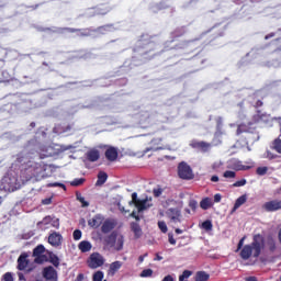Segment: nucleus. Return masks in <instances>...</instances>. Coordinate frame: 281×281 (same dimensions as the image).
Masks as SVG:
<instances>
[{
    "mask_svg": "<svg viewBox=\"0 0 281 281\" xmlns=\"http://www.w3.org/2000/svg\"><path fill=\"white\" fill-rule=\"evenodd\" d=\"M77 201L81 203L82 207H89L90 203L86 201L81 193H76Z\"/></svg>",
    "mask_w": 281,
    "mask_h": 281,
    "instance_id": "nucleus-39",
    "label": "nucleus"
},
{
    "mask_svg": "<svg viewBox=\"0 0 281 281\" xmlns=\"http://www.w3.org/2000/svg\"><path fill=\"white\" fill-rule=\"evenodd\" d=\"M104 222V217L100 214L94 215L92 218L88 220V225L91 228H98Z\"/></svg>",
    "mask_w": 281,
    "mask_h": 281,
    "instance_id": "nucleus-22",
    "label": "nucleus"
},
{
    "mask_svg": "<svg viewBox=\"0 0 281 281\" xmlns=\"http://www.w3.org/2000/svg\"><path fill=\"white\" fill-rule=\"evenodd\" d=\"M249 132V127L245 124H240L238 125L237 130H236V134L237 135H241L244 133H248Z\"/></svg>",
    "mask_w": 281,
    "mask_h": 281,
    "instance_id": "nucleus-42",
    "label": "nucleus"
},
{
    "mask_svg": "<svg viewBox=\"0 0 281 281\" xmlns=\"http://www.w3.org/2000/svg\"><path fill=\"white\" fill-rule=\"evenodd\" d=\"M131 229L134 233L136 239L142 237L143 231L140 225L137 222L131 223Z\"/></svg>",
    "mask_w": 281,
    "mask_h": 281,
    "instance_id": "nucleus-28",
    "label": "nucleus"
},
{
    "mask_svg": "<svg viewBox=\"0 0 281 281\" xmlns=\"http://www.w3.org/2000/svg\"><path fill=\"white\" fill-rule=\"evenodd\" d=\"M168 238L171 245H176V239L173 238V235L171 233L168 234Z\"/></svg>",
    "mask_w": 281,
    "mask_h": 281,
    "instance_id": "nucleus-55",
    "label": "nucleus"
},
{
    "mask_svg": "<svg viewBox=\"0 0 281 281\" xmlns=\"http://www.w3.org/2000/svg\"><path fill=\"white\" fill-rule=\"evenodd\" d=\"M201 227H202L203 229H205L206 232H210V231H213L214 225H213V222H212V221L206 220V221H204V222L202 223Z\"/></svg>",
    "mask_w": 281,
    "mask_h": 281,
    "instance_id": "nucleus-38",
    "label": "nucleus"
},
{
    "mask_svg": "<svg viewBox=\"0 0 281 281\" xmlns=\"http://www.w3.org/2000/svg\"><path fill=\"white\" fill-rule=\"evenodd\" d=\"M200 207L202 210H210V207H213L212 199L210 198L202 199V201L200 202Z\"/></svg>",
    "mask_w": 281,
    "mask_h": 281,
    "instance_id": "nucleus-34",
    "label": "nucleus"
},
{
    "mask_svg": "<svg viewBox=\"0 0 281 281\" xmlns=\"http://www.w3.org/2000/svg\"><path fill=\"white\" fill-rule=\"evenodd\" d=\"M130 205H135L138 212H144V210H148V207H151L153 204H149L147 199L139 200L137 193L134 192L132 194V201L130 202Z\"/></svg>",
    "mask_w": 281,
    "mask_h": 281,
    "instance_id": "nucleus-6",
    "label": "nucleus"
},
{
    "mask_svg": "<svg viewBox=\"0 0 281 281\" xmlns=\"http://www.w3.org/2000/svg\"><path fill=\"white\" fill-rule=\"evenodd\" d=\"M246 184H247V180L240 179L233 183V188H241V187H245Z\"/></svg>",
    "mask_w": 281,
    "mask_h": 281,
    "instance_id": "nucleus-47",
    "label": "nucleus"
},
{
    "mask_svg": "<svg viewBox=\"0 0 281 281\" xmlns=\"http://www.w3.org/2000/svg\"><path fill=\"white\" fill-rule=\"evenodd\" d=\"M2 281H13V277L10 272H7L3 278Z\"/></svg>",
    "mask_w": 281,
    "mask_h": 281,
    "instance_id": "nucleus-52",
    "label": "nucleus"
},
{
    "mask_svg": "<svg viewBox=\"0 0 281 281\" xmlns=\"http://www.w3.org/2000/svg\"><path fill=\"white\" fill-rule=\"evenodd\" d=\"M246 236H244L241 239H239L238 244H237V248L235 250V252H239V256L243 260H248L251 257L254 258H259L262 249L265 248V236L261 234H255L252 236V241L250 245H245V240H246Z\"/></svg>",
    "mask_w": 281,
    "mask_h": 281,
    "instance_id": "nucleus-1",
    "label": "nucleus"
},
{
    "mask_svg": "<svg viewBox=\"0 0 281 281\" xmlns=\"http://www.w3.org/2000/svg\"><path fill=\"white\" fill-rule=\"evenodd\" d=\"M132 216L135 217L137 221L140 220L139 216L136 214V212H133V213H132Z\"/></svg>",
    "mask_w": 281,
    "mask_h": 281,
    "instance_id": "nucleus-63",
    "label": "nucleus"
},
{
    "mask_svg": "<svg viewBox=\"0 0 281 281\" xmlns=\"http://www.w3.org/2000/svg\"><path fill=\"white\" fill-rule=\"evenodd\" d=\"M119 233L116 231L112 232L110 235H108L104 238V243L106 246L113 247L115 245V241L117 240Z\"/></svg>",
    "mask_w": 281,
    "mask_h": 281,
    "instance_id": "nucleus-25",
    "label": "nucleus"
},
{
    "mask_svg": "<svg viewBox=\"0 0 281 281\" xmlns=\"http://www.w3.org/2000/svg\"><path fill=\"white\" fill-rule=\"evenodd\" d=\"M178 176L182 180H192L193 173L191 167L187 162L181 161L178 166Z\"/></svg>",
    "mask_w": 281,
    "mask_h": 281,
    "instance_id": "nucleus-5",
    "label": "nucleus"
},
{
    "mask_svg": "<svg viewBox=\"0 0 281 281\" xmlns=\"http://www.w3.org/2000/svg\"><path fill=\"white\" fill-rule=\"evenodd\" d=\"M162 138L161 137H155L150 140L151 149L153 150H160L162 149Z\"/></svg>",
    "mask_w": 281,
    "mask_h": 281,
    "instance_id": "nucleus-29",
    "label": "nucleus"
},
{
    "mask_svg": "<svg viewBox=\"0 0 281 281\" xmlns=\"http://www.w3.org/2000/svg\"><path fill=\"white\" fill-rule=\"evenodd\" d=\"M86 182L85 178H76L70 182L71 187H81Z\"/></svg>",
    "mask_w": 281,
    "mask_h": 281,
    "instance_id": "nucleus-41",
    "label": "nucleus"
},
{
    "mask_svg": "<svg viewBox=\"0 0 281 281\" xmlns=\"http://www.w3.org/2000/svg\"><path fill=\"white\" fill-rule=\"evenodd\" d=\"M60 34L64 33H69V34H75V33H80V36H90L91 30L90 29H74V27H61L59 30Z\"/></svg>",
    "mask_w": 281,
    "mask_h": 281,
    "instance_id": "nucleus-11",
    "label": "nucleus"
},
{
    "mask_svg": "<svg viewBox=\"0 0 281 281\" xmlns=\"http://www.w3.org/2000/svg\"><path fill=\"white\" fill-rule=\"evenodd\" d=\"M43 205H50L53 203V199L52 198H46L44 200H42Z\"/></svg>",
    "mask_w": 281,
    "mask_h": 281,
    "instance_id": "nucleus-54",
    "label": "nucleus"
},
{
    "mask_svg": "<svg viewBox=\"0 0 281 281\" xmlns=\"http://www.w3.org/2000/svg\"><path fill=\"white\" fill-rule=\"evenodd\" d=\"M269 168L267 166L263 167H257L256 175L259 177H263L268 173Z\"/></svg>",
    "mask_w": 281,
    "mask_h": 281,
    "instance_id": "nucleus-40",
    "label": "nucleus"
},
{
    "mask_svg": "<svg viewBox=\"0 0 281 281\" xmlns=\"http://www.w3.org/2000/svg\"><path fill=\"white\" fill-rule=\"evenodd\" d=\"M183 42L173 43L172 40H168L164 43V52L172 50V49H182Z\"/></svg>",
    "mask_w": 281,
    "mask_h": 281,
    "instance_id": "nucleus-20",
    "label": "nucleus"
},
{
    "mask_svg": "<svg viewBox=\"0 0 281 281\" xmlns=\"http://www.w3.org/2000/svg\"><path fill=\"white\" fill-rule=\"evenodd\" d=\"M270 148L281 155V138L277 137L272 140Z\"/></svg>",
    "mask_w": 281,
    "mask_h": 281,
    "instance_id": "nucleus-30",
    "label": "nucleus"
},
{
    "mask_svg": "<svg viewBox=\"0 0 281 281\" xmlns=\"http://www.w3.org/2000/svg\"><path fill=\"white\" fill-rule=\"evenodd\" d=\"M64 237L60 233L53 232L48 236V244L53 247H59L63 245Z\"/></svg>",
    "mask_w": 281,
    "mask_h": 281,
    "instance_id": "nucleus-12",
    "label": "nucleus"
},
{
    "mask_svg": "<svg viewBox=\"0 0 281 281\" xmlns=\"http://www.w3.org/2000/svg\"><path fill=\"white\" fill-rule=\"evenodd\" d=\"M78 248L81 252H89L92 249V245L90 241L82 240L79 243Z\"/></svg>",
    "mask_w": 281,
    "mask_h": 281,
    "instance_id": "nucleus-31",
    "label": "nucleus"
},
{
    "mask_svg": "<svg viewBox=\"0 0 281 281\" xmlns=\"http://www.w3.org/2000/svg\"><path fill=\"white\" fill-rule=\"evenodd\" d=\"M246 281H258V280L255 277H249V278L246 279Z\"/></svg>",
    "mask_w": 281,
    "mask_h": 281,
    "instance_id": "nucleus-62",
    "label": "nucleus"
},
{
    "mask_svg": "<svg viewBox=\"0 0 281 281\" xmlns=\"http://www.w3.org/2000/svg\"><path fill=\"white\" fill-rule=\"evenodd\" d=\"M53 147L50 146H41L40 147V159H46L53 157Z\"/></svg>",
    "mask_w": 281,
    "mask_h": 281,
    "instance_id": "nucleus-24",
    "label": "nucleus"
},
{
    "mask_svg": "<svg viewBox=\"0 0 281 281\" xmlns=\"http://www.w3.org/2000/svg\"><path fill=\"white\" fill-rule=\"evenodd\" d=\"M211 182H214V183H217V182H220V177L218 176H212L211 177Z\"/></svg>",
    "mask_w": 281,
    "mask_h": 281,
    "instance_id": "nucleus-58",
    "label": "nucleus"
},
{
    "mask_svg": "<svg viewBox=\"0 0 281 281\" xmlns=\"http://www.w3.org/2000/svg\"><path fill=\"white\" fill-rule=\"evenodd\" d=\"M279 243H281V228L279 229Z\"/></svg>",
    "mask_w": 281,
    "mask_h": 281,
    "instance_id": "nucleus-64",
    "label": "nucleus"
},
{
    "mask_svg": "<svg viewBox=\"0 0 281 281\" xmlns=\"http://www.w3.org/2000/svg\"><path fill=\"white\" fill-rule=\"evenodd\" d=\"M49 261L54 267H59L60 266V259L57 255L50 254L49 255Z\"/></svg>",
    "mask_w": 281,
    "mask_h": 281,
    "instance_id": "nucleus-37",
    "label": "nucleus"
},
{
    "mask_svg": "<svg viewBox=\"0 0 281 281\" xmlns=\"http://www.w3.org/2000/svg\"><path fill=\"white\" fill-rule=\"evenodd\" d=\"M191 147L194 149H200L203 153H207L210 150L211 144L205 140H194L191 143Z\"/></svg>",
    "mask_w": 281,
    "mask_h": 281,
    "instance_id": "nucleus-19",
    "label": "nucleus"
},
{
    "mask_svg": "<svg viewBox=\"0 0 281 281\" xmlns=\"http://www.w3.org/2000/svg\"><path fill=\"white\" fill-rule=\"evenodd\" d=\"M276 36V33H269L267 35H265V41H269V38H273Z\"/></svg>",
    "mask_w": 281,
    "mask_h": 281,
    "instance_id": "nucleus-57",
    "label": "nucleus"
},
{
    "mask_svg": "<svg viewBox=\"0 0 281 281\" xmlns=\"http://www.w3.org/2000/svg\"><path fill=\"white\" fill-rule=\"evenodd\" d=\"M266 157H267L269 160H273V159L277 158V155L273 154V153L270 151V150H267V151H266Z\"/></svg>",
    "mask_w": 281,
    "mask_h": 281,
    "instance_id": "nucleus-51",
    "label": "nucleus"
},
{
    "mask_svg": "<svg viewBox=\"0 0 281 281\" xmlns=\"http://www.w3.org/2000/svg\"><path fill=\"white\" fill-rule=\"evenodd\" d=\"M192 274L191 271L184 270L182 274L179 277V281H187L188 278H190Z\"/></svg>",
    "mask_w": 281,
    "mask_h": 281,
    "instance_id": "nucleus-44",
    "label": "nucleus"
},
{
    "mask_svg": "<svg viewBox=\"0 0 281 281\" xmlns=\"http://www.w3.org/2000/svg\"><path fill=\"white\" fill-rule=\"evenodd\" d=\"M222 199H223L222 194L221 193H216L214 195V203H221Z\"/></svg>",
    "mask_w": 281,
    "mask_h": 281,
    "instance_id": "nucleus-53",
    "label": "nucleus"
},
{
    "mask_svg": "<svg viewBox=\"0 0 281 281\" xmlns=\"http://www.w3.org/2000/svg\"><path fill=\"white\" fill-rule=\"evenodd\" d=\"M154 195H155L156 198H159V196L161 195V191H160V190H155V191H154Z\"/></svg>",
    "mask_w": 281,
    "mask_h": 281,
    "instance_id": "nucleus-60",
    "label": "nucleus"
},
{
    "mask_svg": "<svg viewBox=\"0 0 281 281\" xmlns=\"http://www.w3.org/2000/svg\"><path fill=\"white\" fill-rule=\"evenodd\" d=\"M154 271L151 269H145L142 273L140 277L142 278H150L153 277Z\"/></svg>",
    "mask_w": 281,
    "mask_h": 281,
    "instance_id": "nucleus-48",
    "label": "nucleus"
},
{
    "mask_svg": "<svg viewBox=\"0 0 281 281\" xmlns=\"http://www.w3.org/2000/svg\"><path fill=\"white\" fill-rule=\"evenodd\" d=\"M86 263L88 268L95 270L104 266L105 259L99 252H93L89 256Z\"/></svg>",
    "mask_w": 281,
    "mask_h": 281,
    "instance_id": "nucleus-3",
    "label": "nucleus"
},
{
    "mask_svg": "<svg viewBox=\"0 0 281 281\" xmlns=\"http://www.w3.org/2000/svg\"><path fill=\"white\" fill-rule=\"evenodd\" d=\"M47 188H61L63 190H67L66 184L60 183V182L48 183Z\"/></svg>",
    "mask_w": 281,
    "mask_h": 281,
    "instance_id": "nucleus-45",
    "label": "nucleus"
},
{
    "mask_svg": "<svg viewBox=\"0 0 281 281\" xmlns=\"http://www.w3.org/2000/svg\"><path fill=\"white\" fill-rule=\"evenodd\" d=\"M86 160L89 162H97L100 160V150L97 148H90L86 153Z\"/></svg>",
    "mask_w": 281,
    "mask_h": 281,
    "instance_id": "nucleus-16",
    "label": "nucleus"
},
{
    "mask_svg": "<svg viewBox=\"0 0 281 281\" xmlns=\"http://www.w3.org/2000/svg\"><path fill=\"white\" fill-rule=\"evenodd\" d=\"M210 274L205 271H200L195 273L194 281H209Z\"/></svg>",
    "mask_w": 281,
    "mask_h": 281,
    "instance_id": "nucleus-35",
    "label": "nucleus"
},
{
    "mask_svg": "<svg viewBox=\"0 0 281 281\" xmlns=\"http://www.w3.org/2000/svg\"><path fill=\"white\" fill-rule=\"evenodd\" d=\"M81 237H82V232L80 229L74 231V233H72L74 240H79V239H81Z\"/></svg>",
    "mask_w": 281,
    "mask_h": 281,
    "instance_id": "nucleus-49",
    "label": "nucleus"
},
{
    "mask_svg": "<svg viewBox=\"0 0 281 281\" xmlns=\"http://www.w3.org/2000/svg\"><path fill=\"white\" fill-rule=\"evenodd\" d=\"M117 223L114 220H105L102 222L101 232L103 234H109L116 227Z\"/></svg>",
    "mask_w": 281,
    "mask_h": 281,
    "instance_id": "nucleus-18",
    "label": "nucleus"
},
{
    "mask_svg": "<svg viewBox=\"0 0 281 281\" xmlns=\"http://www.w3.org/2000/svg\"><path fill=\"white\" fill-rule=\"evenodd\" d=\"M112 247H114V249H116V251H121L124 247V236L119 235L116 237V241L114 243V245Z\"/></svg>",
    "mask_w": 281,
    "mask_h": 281,
    "instance_id": "nucleus-32",
    "label": "nucleus"
},
{
    "mask_svg": "<svg viewBox=\"0 0 281 281\" xmlns=\"http://www.w3.org/2000/svg\"><path fill=\"white\" fill-rule=\"evenodd\" d=\"M158 227L160 228V231L166 234L168 232V227L166 225V223L164 221H159L158 222Z\"/></svg>",
    "mask_w": 281,
    "mask_h": 281,
    "instance_id": "nucleus-50",
    "label": "nucleus"
},
{
    "mask_svg": "<svg viewBox=\"0 0 281 281\" xmlns=\"http://www.w3.org/2000/svg\"><path fill=\"white\" fill-rule=\"evenodd\" d=\"M30 256L26 252H23L20 255V257L18 258V270L19 271H24L25 269H27V267L30 266V261L29 258Z\"/></svg>",
    "mask_w": 281,
    "mask_h": 281,
    "instance_id": "nucleus-15",
    "label": "nucleus"
},
{
    "mask_svg": "<svg viewBox=\"0 0 281 281\" xmlns=\"http://www.w3.org/2000/svg\"><path fill=\"white\" fill-rule=\"evenodd\" d=\"M123 263L121 261H114L110 263V269H108V276L114 277L116 272L122 268Z\"/></svg>",
    "mask_w": 281,
    "mask_h": 281,
    "instance_id": "nucleus-26",
    "label": "nucleus"
},
{
    "mask_svg": "<svg viewBox=\"0 0 281 281\" xmlns=\"http://www.w3.org/2000/svg\"><path fill=\"white\" fill-rule=\"evenodd\" d=\"M43 277L47 281H58V273L54 267H47L43 270Z\"/></svg>",
    "mask_w": 281,
    "mask_h": 281,
    "instance_id": "nucleus-13",
    "label": "nucleus"
},
{
    "mask_svg": "<svg viewBox=\"0 0 281 281\" xmlns=\"http://www.w3.org/2000/svg\"><path fill=\"white\" fill-rule=\"evenodd\" d=\"M186 34H187L186 26H179L170 33V41L173 43H183V47H184L186 41H182L181 38H183Z\"/></svg>",
    "mask_w": 281,
    "mask_h": 281,
    "instance_id": "nucleus-7",
    "label": "nucleus"
},
{
    "mask_svg": "<svg viewBox=\"0 0 281 281\" xmlns=\"http://www.w3.org/2000/svg\"><path fill=\"white\" fill-rule=\"evenodd\" d=\"M104 157L110 162L116 161L119 157L117 148L113 146L108 147L104 151Z\"/></svg>",
    "mask_w": 281,
    "mask_h": 281,
    "instance_id": "nucleus-14",
    "label": "nucleus"
},
{
    "mask_svg": "<svg viewBox=\"0 0 281 281\" xmlns=\"http://www.w3.org/2000/svg\"><path fill=\"white\" fill-rule=\"evenodd\" d=\"M83 280H85V274L83 273H79L75 281H83Z\"/></svg>",
    "mask_w": 281,
    "mask_h": 281,
    "instance_id": "nucleus-59",
    "label": "nucleus"
},
{
    "mask_svg": "<svg viewBox=\"0 0 281 281\" xmlns=\"http://www.w3.org/2000/svg\"><path fill=\"white\" fill-rule=\"evenodd\" d=\"M223 177H224L225 179H235V178H236V171L226 170V171L223 173Z\"/></svg>",
    "mask_w": 281,
    "mask_h": 281,
    "instance_id": "nucleus-43",
    "label": "nucleus"
},
{
    "mask_svg": "<svg viewBox=\"0 0 281 281\" xmlns=\"http://www.w3.org/2000/svg\"><path fill=\"white\" fill-rule=\"evenodd\" d=\"M108 179H109V176L105 171H99L98 175H97L95 186L97 187H102L103 184L106 183Z\"/></svg>",
    "mask_w": 281,
    "mask_h": 281,
    "instance_id": "nucleus-27",
    "label": "nucleus"
},
{
    "mask_svg": "<svg viewBox=\"0 0 281 281\" xmlns=\"http://www.w3.org/2000/svg\"><path fill=\"white\" fill-rule=\"evenodd\" d=\"M189 207L192 212H196V209L199 207V202H196V200H190Z\"/></svg>",
    "mask_w": 281,
    "mask_h": 281,
    "instance_id": "nucleus-46",
    "label": "nucleus"
},
{
    "mask_svg": "<svg viewBox=\"0 0 281 281\" xmlns=\"http://www.w3.org/2000/svg\"><path fill=\"white\" fill-rule=\"evenodd\" d=\"M47 170V164L41 161L29 160L21 170L20 178L23 183L31 181L34 178L41 177Z\"/></svg>",
    "mask_w": 281,
    "mask_h": 281,
    "instance_id": "nucleus-2",
    "label": "nucleus"
},
{
    "mask_svg": "<svg viewBox=\"0 0 281 281\" xmlns=\"http://www.w3.org/2000/svg\"><path fill=\"white\" fill-rule=\"evenodd\" d=\"M267 247L270 252H274L277 250V243L272 236L267 237Z\"/></svg>",
    "mask_w": 281,
    "mask_h": 281,
    "instance_id": "nucleus-33",
    "label": "nucleus"
},
{
    "mask_svg": "<svg viewBox=\"0 0 281 281\" xmlns=\"http://www.w3.org/2000/svg\"><path fill=\"white\" fill-rule=\"evenodd\" d=\"M74 127V123H58V125H55L54 132L57 134H65L69 133Z\"/></svg>",
    "mask_w": 281,
    "mask_h": 281,
    "instance_id": "nucleus-17",
    "label": "nucleus"
},
{
    "mask_svg": "<svg viewBox=\"0 0 281 281\" xmlns=\"http://www.w3.org/2000/svg\"><path fill=\"white\" fill-rule=\"evenodd\" d=\"M166 216L169 218L171 223H181L182 222V213L178 207H170L166 211Z\"/></svg>",
    "mask_w": 281,
    "mask_h": 281,
    "instance_id": "nucleus-8",
    "label": "nucleus"
},
{
    "mask_svg": "<svg viewBox=\"0 0 281 281\" xmlns=\"http://www.w3.org/2000/svg\"><path fill=\"white\" fill-rule=\"evenodd\" d=\"M21 188L15 177L4 178V190L8 192H15Z\"/></svg>",
    "mask_w": 281,
    "mask_h": 281,
    "instance_id": "nucleus-9",
    "label": "nucleus"
},
{
    "mask_svg": "<svg viewBox=\"0 0 281 281\" xmlns=\"http://www.w3.org/2000/svg\"><path fill=\"white\" fill-rule=\"evenodd\" d=\"M139 125L143 128H148L151 125V115L149 112H144L140 116H139Z\"/></svg>",
    "mask_w": 281,
    "mask_h": 281,
    "instance_id": "nucleus-21",
    "label": "nucleus"
},
{
    "mask_svg": "<svg viewBox=\"0 0 281 281\" xmlns=\"http://www.w3.org/2000/svg\"><path fill=\"white\" fill-rule=\"evenodd\" d=\"M245 203H247V195L243 194L240 195L234 203V206L231 211V214H235V212H237V210H239V207H241V205H245Z\"/></svg>",
    "mask_w": 281,
    "mask_h": 281,
    "instance_id": "nucleus-23",
    "label": "nucleus"
},
{
    "mask_svg": "<svg viewBox=\"0 0 281 281\" xmlns=\"http://www.w3.org/2000/svg\"><path fill=\"white\" fill-rule=\"evenodd\" d=\"M262 105H263V102H262L261 100H257L254 106H255L256 109H259V108H261Z\"/></svg>",
    "mask_w": 281,
    "mask_h": 281,
    "instance_id": "nucleus-56",
    "label": "nucleus"
},
{
    "mask_svg": "<svg viewBox=\"0 0 281 281\" xmlns=\"http://www.w3.org/2000/svg\"><path fill=\"white\" fill-rule=\"evenodd\" d=\"M162 281H173V278L171 276H167L164 278Z\"/></svg>",
    "mask_w": 281,
    "mask_h": 281,
    "instance_id": "nucleus-61",
    "label": "nucleus"
},
{
    "mask_svg": "<svg viewBox=\"0 0 281 281\" xmlns=\"http://www.w3.org/2000/svg\"><path fill=\"white\" fill-rule=\"evenodd\" d=\"M103 279H104V272L103 271H95L92 274V281H106V280H103Z\"/></svg>",
    "mask_w": 281,
    "mask_h": 281,
    "instance_id": "nucleus-36",
    "label": "nucleus"
},
{
    "mask_svg": "<svg viewBox=\"0 0 281 281\" xmlns=\"http://www.w3.org/2000/svg\"><path fill=\"white\" fill-rule=\"evenodd\" d=\"M34 262L37 265H43L49 261L48 256L46 255V247L44 245H37L33 249Z\"/></svg>",
    "mask_w": 281,
    "mask_h": 281,
    "instance_id": "nucleus-4",
    "label": "nucleus"
},
{
    "mask_svg": "<svg viewBox=\"0 0 281 281\" xmlns=\"http://www.w3.org/2000/svg\"><path fill=\"white\" fill-rule=\"evenodd\" d=\"M265 212H279L281 210V200H270L262 205Z\"/></svg>",
    "mask_w": 281,
    "mask_h": 281,
    "instance_id": "nucleus-10",
    "label": "nucleus"
}]
</instances>
